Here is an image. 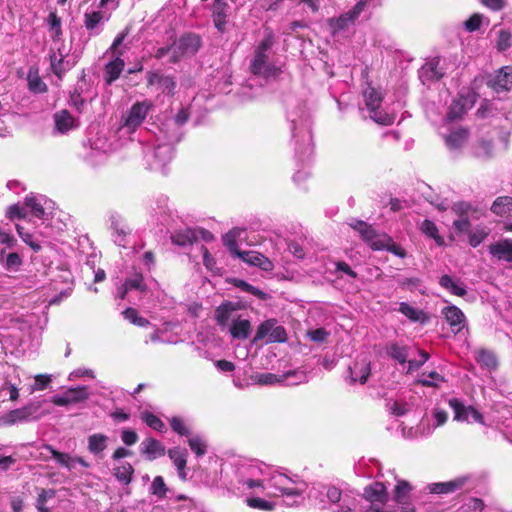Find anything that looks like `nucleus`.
<instances>
[{
    "mask_svg": "<svg viewBox=\"0 0 512 512\" xmlns=\"http://www.w3.org/2000/svg\"><path fill=\"white\" fill-rule=\"evenodd\" d=\"M467 109L468 108L466 106V99H456L452 102L447 116L451 121H454L456 119L461 118L462 115L466 113Z\"/></svg>",
    "mask_w": 512,
    "mask_h": 512,
    "instance_id": "c03bdc74",
    "label": "nucleus"
},
{
    "mask_svg": "<svg viewBox=\"0 0 512 512\" xmlns=\"http://www.w3.org/2000/svg\"><path fill=\"white\" fill-rule=\"evenodd\" d=\"M363 97L365 100L366 107L371 113V118L382 125H390L394 122V117L383 113L380 110L382 95L375 88L368 86L364 92Z\"/></svg>",
    "mask_w": 512,
    "mask_h": 512,
    "instance_id": "0eeeda50",
    "label": "nucleus"
},
{
    "mask_svg": "<svg viewBox=\"0 0 512 512\" xmlns=\"http://www.w3.org/2000/svg\"><path fill=\"white\" fill-rule=\"evenodd\" d=\"M171 241L181 247L191 245L197 241V232L192 228L177 230L171 235Z\"/></svg>",
    "mask_w": 512,
    "mask_h": 512,
    "instance_id": "c85d7f7f",
    "label": "nucleus"
},
{
    "mask_svg": "<svg viewBox=\"0 0 512 512\" xmlns=\"http://www.w3.org/2000/svg\"><path fill=\"white\" fill-rule=\"evenodd\" d=\"M40 408V402H29L21 408L7 412L2 417V421L8 426H12L17 423L37 421L41 418V413L39 412Z\"/></svg>",
    "mask_w": 512,
    "mask_h": 512,
    "instance_id": "423d86ee",
    "label": "nucleus"
},
{
    "mask_svg": "<svg viewBox=\"0 0 512 512\" xmlns=\"http://www.w3.org/2000/svg\"><path fill=\"white\" fill-rule=\"evenodd\" d=\"M420 230L428 237L435 240L438 245H442L444 243L443 238L439 235L438 228L436 224L428 219H425L421 225Z\"/></svg>",
    "mask_w": 512,
    "mask_h": 512,
    "instance_id": "37998d69",
    "label": "nucleus"
},
{
    "mask_svg": "<svg viewBox=\"0 0 512 512\" xmlns=\"http://www.w3.org/2000/svg\"><path fill=\"white\" fill-rule=\"evenodd\" d=\"M55 125L58 131L65 133L75 126V120L67 110L55 114Z\"/></svg>",
    "mask_w": 512,
    "mask_h": 512,
    "instance_id": "c9c22d12",
    "label": "nucleus"
},
{
    "mask_svg": "<svg viewBox=\"0 0 512 512\" xmlns=\"http://www.w3.org/2000/svg\"><path fill=\"white\" fill-rule=\"evenodd\" d=\"M445 381L444 377L439 373L432 371L425 377V373L422 374V378L418 379L417 382L425 387H439L441 383Z\"/></svg>",
    "mask_w": 512,
    "mask_h": 512,
    "instance_id": "3c124183",
    "label": "nucleus"
},
{
    "mask_svg": "<svg viewBox=\"0 0 512 512\" xmlns=\"http://www.w3.org/2000/svg\"><path fill=\"white\" fill-rule=\"evenodd\" d=\"M366 6V0H360L352 10L341 15L338 18H332L329 20V26L331 28L332 34L335 36L342 32L349 30L351 26H353L355 20L358 18L360 13Z\"/></svg>",
    "mask_w": 512,
    "mask_h": 512,
    "instance_id": "1a4fd4ad",
    "label": "nucleus"
},
{
    "mask_svg": "<svg viewBox=\"0 0 512 512\" xmlns=\"http://www.w3.org/2000/svg\"><path fill=\"white\" fill-rule=\"evenodd\" d=\"M468 130L460 128L452 131L445 137L446 145L450 149H458L462 147L468 139Z\"/></svg>",
    "mask_w": 512,
    "mask_h": 512,
    "instance_id": "72a5a7b5",
    "label": "nucleus"
},
{
    "mask_svg": "<svg viewBox=\"0 0 512 512\" xmlns=\"http://www.w3.org/2000/svg\"><path fill=\"white\" fill-rule=\"evenodd\" d=\"M268 476L269 487L274 488L283 495L301 496L302 493L304 492V490L301 488L291 487L290 484H292L293 481L291 480V478L282 473H269Z\"/></svg>",
    "mask_w": 512,
    "mask_h": 512,
    "instance_id": "f8f14e48",
    "label": "nucleus"
},
{
    "mask_svg": "<svg viewBox=\"0 0 512 512\" xmlns=\"http://www.w3.org/2000/svg\"><path fill=\"white\" fill-rule=\"evenodd\" d=\"M55 496V490L53 489H39L38 497L36 500V508L39 512H47L46 502Z\"/></svg>",
    "mask_w": 512,
    "mask_h": 512,
    "instance_id": "4d7b16f0",
    "label": "nucleus"
},
{
    "mask_svg": "<svg viewBox=\"0 0 512 512\" xmlns=\"http://www.w3.org/2000/svg\"><path fill=\"white\" fill-rule=\"evenodd\" d=\"M230 335L235 339H247L251 332V323L248 319L240 316L233 318V322L228 326Z\"/></svg>",
    "mask_w": 512,
    "mask_h": 512,
    "instance_id": "393cba45",
    "label": "nucleus"
},
{
    "mask_svg": "<svg viewBox=\"0 0 512 512\" xmlns=\"http://www.w3.org/2000/svg\"><path fill=\"white\" fill-rule=\"evenodd\" d=\"M399 311L412 321H423L425 318L423 311L418 310L405 302L400 304Z\"/></svg>",
    "mask_w": 512,
    "mask_h": 512,
    "instance_id": "8fccbe9b",
    "label": "nucleus"
},
{
    "mask_svg": "<svg viewBox=\"0 0 512 512\" xmlns=\"http://www.w3.org/2000/svg\"><path fill=\"white\" fill-rule=\"evenodd\" d=\"M25 206L30 208L33 216L37 218H42L45 214V210L39 200L33 195L26 196L25 198Z\"/></svg>",
    "mask_w": 512,
    "mask_h": 512,
    "instance_id": "6e6d98bb",
    "label": "nucleus"
},
{
    "mask_svg": "<svg viewBox=\"0 0 512 512\" xmlns=\"http://www.w3.org/2000/svg\"><path fill=\"white\" fill-rule=\"evenodd\" d=\"M288 118L292 124V137L295 143L296 154L301 160H304L313 152L309 115L301 110L299 115L289 112Z\"/></svg>",
    "mask_w": 512,
    "mask_h": 512,
    "instance_id": "f03ea898",
    "label": "nucleus"
},
{
    "mask_svg": "<svg viewBox=\"0 0 512 512\" xmlns=\"http://www.w3.org/2000/svg\"><path fill=\"white\" fill-rule=\"evenodd\" d=\"M140 452L146 456L149 461L165 455V446L154 438H146L140 444Z\"/></svg>",
    "mask_w": 512,
    "mask_h": 512,
    "instance_id": "b1692460",
    "label": "nucleus"
},
{
    "mask_svg": "<svg viewBox=\"0 0 512 512\" xmlns=\"http://www.w3.org/2000/svg\"><path fill=\"white\" fill-rule=\"evenodd\" d=\"M188 445L197 457L203 456L207 451V444L202 437L196 435L188 439Z\"/></svg>",
    "mask_w": 512,
    "mask_h": 512,
    "instance_id": "5fc2aeb1",
    "label": "nucleus"
},
{
    "mask_svg": "<svg viewBox=\"0 0 512 512\" xmlns=\"http://www.w3.org/2000/svg\"><path fill=\"white\" fill-rule=\"evenodd\" d=\"M246 503L251 508L264 510V511H270L274 507V505L271 502L264 500L262 498H259V497L247 498Z\"/></svg>",
    "mask_w": 512,
    "mask_h": 512,
    "instance_id": "0e129e2a",
    "label": "nucleus"
},
{
    "mask_svg": "<svg viewBox=\"0 0 512 512\" xmlns=\"http://www.w3.org/2000/svg\"><path fill=\"white\" fill-rule=\"evenodd\" d=\"M239 235V231L236 229H233L229 231L227 234L223 237V243L228 248L230 253L234 257H238V254H240L242 251L238 248V245L236 243V237Z\"/></svg>",
    "mask_w": 512,
    "mask_h": 512,
    "instance_id": "09e8293b",
    "label": "nucleus"
},
{
    "mask_svg": "<svg viewBox=\"0 0 512 512\" xmlns=\"http://www.w3.org/2000/svg\"><path fill=\"white\" fill-rule=\"evenodd\" d=\"M170 426L173 431H175L181 436H189L191 434L189 427L186 426V424L180 417H172L170 419Z\"/></svg>",
    "mask_w": 512,
    "mask_h": 512,
    "instance_id": "69168bd1",
    "label": "nucleus"
},
{
    "mask_svg": "<svg viewBox=\"0 0 512 512\" xmlns=\"http://www.w3.org/2000/svg\"><path fill=\"white\" fill-rule=\"evenodd\" d=\"M238 482L249 489L263 486L262 477L269 475V467L257 461L245 462L237 466Z\"/></svg>",
    "mask_w": 512,
    "mask_h": 512,
    "instance_id": "39448f33",
    "label": "nucleus"
},
{
    "mask_svg": "<svg viewBox=\"0 0 512 512\" xmlns=\"http://www.w3.org/2000/svg\"><path fill=\"white\" fill-rule=\"evenodd\" d=\"M49 58L53 73L59 79H61L63 75L71 68V65L69 64V62L64 61V55L62 53H59V55H57L56 52L51 51Z\"/></svg>",
    "mask_w": 512,
    "mask_h": 512,
    "instance_id": "7c9ffc66",
    "label": "nucleus"
},
{
    "mask_svg": "<svg viewBox=\"0 0 512 512\" xmlns=\"http://www.w3.org/2000/svg\"><path fill=\"white\" fill-rule=\"evenodd\" d=\"M108 437L101 433H95L88 437V450L95 456H101L107 448Z\"/></svg>",
    "mask_w": 512,
    "mask_h": 512,
    "instance_id": "c756f323",
    "label": "nucleus"
},
{
    "mask_svg": "<svg viewBox=\"0 0 512 512\" xmlns=\"http://www.w3.org/2000/svg\"><path fill=\"white\" fill-rule=\"evenodd\" d=\"M387 355L396 360L400 364L407 362L409 351L407 346L399 345L398 343H391L386 349Z\"/></svg>",
    "mask_w": 512,
    "mask_h": 512,
    "instance_id": "58836bf2",
    "label": "nucleus"
},
{
    "mask_svg": "<svg viewBox=\"0 0 512 512\" xmlns=\"http://www.w3.org/2000/svg\"><path fill=\"white\" fill-rule=\"evenodd\" d=\"M16 230H17V233L19 234V236L21 237V239L23 240V242H25L28 246H30L35 252H37L41 249L40 244L35 242L33 240V236L30 233L25 232L24 228L21 225L17 224Z\"/></svg>",
    "mask_w": 512,
    "mask_h": 512,
    "instance_id": "338daca9",
    "label": "nucleus"
},
{
    "mask_svg": "<svg viewBox=\"0 0 512 512\" xmlns=\"http://www.w3.org/2000/svg\"><path fill=\"white\" fill-rule=\"evenodd\" d=\"M46 449L50 451L52 457L63 467H66L69 470L74 467V459L69 454L59 452L50 445H47Z\"/></svg>",
    "mask_w": 512,
    "mask_h": 512,
    "instance_id": "de8ad7c7",
    "label": "nucleus"
},
{
    "mask_svg": "<svg viewBox=\"0 0 512 512\" xmlns=\"http://www.w3.org/2000/svg\"><path fill=\"white\" fill-rule=\"evenodd\" d=\"M281 380L288 385H298L307 382V374L302 370H290L281 375Z\"/></svg>",
    "mask_w": 512,
    "mask_h": 512,
    "instance_id": "a18cd8bd",
    "label": "nucleus"
},
{
    "mask_svg": "<svg viewBox=\"0 0 512 512\" xmlns=\"http://www.w3.org/2000/svg\"><path fill=\"white\" fill-rule=\"evenodd\" d=\"M439 284L442 288L456 296L464 297L467 294L465 285L460 280H454L447 274L440 277Z\"/></svg>",
    "mask_w": 512,
    "mask_h": 512,
    "instance_id": "cd10ccee",
    "label": "nucleus"
},
{
    "mask_svg": "<svg viewBox=\"0 0 512 512\" xmlns=\"http://www.w3.org/2000/svg\"><path fill=\"white\" fill-rule=\"evenodd\" d=\"M141 419L146 423L147 426L158 432H164L166 429L163 421L158 416L152 414L149 411H143L141 413Z\"/></svg>",
    "mask_w": 512,
    "mask_h": 512,
    "instance_id": "49530a36",
    "label": "nucleus"
},
{
    "mask_svg": "<svg viewBox=\"0 0 512 512\" xmlns=\"http://www.w3.org/2000/svg\"><path fill=\"white\" fill-rule=\"evenodd\" d=\"M150 491L153 495L162 499L166 496L167 487L162 476H156L151 484Z\"/></svg>",
    "mask_w": 512,
    "mask_h": 512,
    "instance_id": "680f3d73",
    "label": "nucleus"
},
{
    "mask_svg": "<svg viewBox=\"0 0 512 512\" xmlns=\"http://www.w3.org/2000/svg\"><path fill=\"white\" fill-rule=\"evenodd\" d=\"M110 227L113 230V241L116 245L125 248L127 246V238L131 232L123 218L113 212L109 216Z\"/></svg>",
    "mask_w": 512,
    "mask_h": 512,
    "instance_id": "f3484780",
    "label": "nucleus"
},
{
    "mask_svg": "<svg viewBox=\"0 0 512 512\" xmlns=\"http://www.w3.org/2000/svg\"><path fill=\"white\" fill-rule=\"evenodd\" d=\"M370 364L371 362L367 355L358 356L348 368L350 382L364 384L371 372Z\"/></svg>",
    "mask_w": 512,
    "mask_h": 512,
    "instance_id": "ddd939ff",
    "label": "nucleus"
},
{
    "mask_svg": "<svg viewBox=\"0 0 512 512\" xmlns=\"http://www.w3.org/2000/svg\"><path fill=\"white\" fill-rule=\"evenodd\" d=\"M466 478L460 477L447 482L434 483L430 486V492L436 494H448L463 488Z\"/></svg>",
    "mask_w": 512,
    "mask_h": 512,
    "instance_id": "bb28decb",
    "label": "nucleus"
},
{
    "mask_svg": "<svg viewBox=\"0 0 512 512\" xmlns=\"http://www.w3.org/2000/svg\"><path fill=\"white\" fill-rule=\"evenodd\" d=\"M228 8V4L225 0H214L211 6L214 26L221 34L227 31Z\"/></svg>",
    "mask_w": 512,
    "mask_h": 512,
    "instance_id": "412c9836",
    "label": "nucleus"
},
{
    "mask_svg": "<svg viewBox=\"0 0 512 512\" xmlns=\"http://www.w3.org/2000/svg\"><path fill=\"white\" fill-rule=\"evenodd\" d=\"M180 141L179 135L168 137V143L159 144L144 151V159L151 170L166 173L165 168L173 158V144Z\"/></svg>",
    "mask_w": 512,
    "mask_h": 512,
    "instance_id": "20e7f679",
    "label": "nucleus"
},
{
    "mask_svg": "<svg viewBox=\"0 0 512 512\" xmlns=\"http://www.w3.org/2000/svg\"><path fill=\"white\" fill-rule=\"evenodd\" d=\"M239 306L233 302L226 301L218 306L215 310V320L221 330L228 328L233 322V318H237Z\"/></svg>",
    "mask_w": 512,
    "mask_h": 512,
    "instance_id": "aec40b11",
    "label": "nucleus"
},
{
    "mask_svg": "<svg viewBox=\"0 0 512 512\" xmlns=\"http://www.w3.org/2000/svg\"><path fill=\"white\" fill-rule=\"evenodd\" d=\"M493 145L491 141L480 140L473 149V154L477 158H490L492 156Z\"/></svg>",
    "mask_w": 512,
    "mask_h": 512,
    "instance_id": "603ef678",
    "label": "nucleus"
},
{
    "mask_svg": "<svg viewBox=\"0 0 512 512\" xmlns=\"http://www.w3.org/2000/svg\"><path fill=\"white\" fill-rule=\"evenodd\" d=\"M130 26H126L114 39L112 45L107 51L113 58L105 66V80L108 84H111L117 80L122 73L125 62L122 59L124 53L130 48L129 43H124L125 39L129 35Z\"/></svg>",
    "mask_w": 512,
    "mask_h": 512,
    "instance_id": "7ed1b4c3",
    "label": "nucleus"
},
{
    "mask_svg": "<svg viewBox=\"0 0 512 512\" xmlns=\"http://www.w3.org/2000/svg\"><path fill=\"white\" fill-rule=\"evenodd\" d=\"M492 257L499 261L512 262V239L506 238L492 243L488 247Z\"/></svg>",
    "mask_w": 512,
    "mask_h": 512,
    "instance_id": "5701e85b",
    "label": "nucleus"
},
{
    "mask_svg": "<svg viewBox=\"0 0 512 512\" xmlns=\"http://www.w3.org/2000/svg\"><path fill=\"white\" fill-rule=\"evenodd\" d=\"M34 384H32L29 388L30 393H34L36 391H42L48 387L51 383L52 379L50 375L38 374L34 377Z\"/></svg>",
    "mask_w": 512,
    "mask_h": 512,
    "instance_id": "e2e57ef3",
    "label": "nucleus"
},
{
    "mask_svg": "<svg viewBox=\"0 0 512 512\" xmlns=\"http://www.w3.org/2000/svg\"><path fill=\"white\" fill-rule=\"evenodd\" d=\"M350 226L356 230L362 239L366 241L374 250H383L385 240L380 238L376 230L368 223L361 220H353Z\"/></svg>",
    "mask_w": 512,
    "mask_h": 512,
    "instance_id": "9d476101",
    "label": "nucleus"
},
{
    "mask_svg": "<svg viewBox=\"0 0 512 512\" xmlns=\"http://www.w3.org/2000/svg\"><path fill=\"white\" fill-rule=\"evenodd\" d=\"M410 490L411 487L409 483L404 480L398 481L395 486L394 500L397 504L401 505L403 509H406L404 506L408 504Z\"/></svg>",
    "mask_w": 512,
    "mask_h": 512,
    "instance_id": "4c0bfd02",
    "label": "nucleus"
},
{
    "mask_svg": "<svg viewBox=\"0 0 512 512\" xmlns=\"http://www.w3.org/2000/svg\"><path fill=\"white\" fill-rule=\"evenodd\" d=\"M168 456L176 466L179 476L185 478L184 469L187 463V452L179 447L168 450Z\"/></svg>",
    "mask_w": 512,
    "mask_h": 512,
    "instance_id": "2f4dec72",
    "label": "nucleus"
},
{
    "mask_svg": "<svg viewBox=\"0 0 512 512\" xmlns=\"http://www.w3.org/2000/svg\"><path fill=\"white\" fill-rule=\"evenodd\" d=\"M151 106L149 101L135 103L128 112L124 126L130 131L135 130L142 124Z\"/></svg>",
    "mask_w": 512,
    "mask_h": 512,
    "instance_id": "2eb2a0df",
    "label": "nucleus"
},
{
    "mask_svg": "<svg viewBox=\"0 0 512 512\" xmlns=\"http://www.w3.org/2000/svg\"><path fill=\"white\" fill-rule=\"evenodd\" d=\"M488 85L495 92L508 91L512 87V66H505L489 77Z\"/></svg>",
    "mask_w": 512,
    "mask_h": 512,
    "instance_id": "a211bd4d",
    "label": "nucleus"
},
{
    "mask_svg": "<svg viewBox=\"0 0 512 512\" xmlns=\"http://www.w3.org/2000/svg\"><path fill=\"white\" fill-rule=\"evenodd\" d=\"M442 315L449 324L453 333L461 332L466 326V317L462 310L455 305H449L442 309Z\"/></svg>",
    "mask_w": 512,
    "mask_h": 512,
    "instance_id": "6ab92c4d",
    "label": "nucleus"
},
{
    "mask_svg": "<svg viewBox=\"0 0 512 512\" xmlns=\"http://www.w3.org/2000/svg\"><path fill=\"white\" fill-rule=\"evenodd\" d=\"M133 289L141 292H144L146 290V284L144 283V278L142 274H135L132 277L126 279L124 284L122 285V290L120 292L119 297L121 299H124L126 293L129 290Z\"/></svg>",
    "mask_w": 512,
    "mask_h": 512,
    "instance_id": "473e14b6",
    "label": "nucleus"
},
{
    "mask_svg": "<svg viewBox=\"0 0 512 512\" xmlns=\"http://www.w3.org/2000/svg\"><path fill=\"white\" fill-rule=\"evenodd\" d=\"M267 338V343L285 342L287 340L286 330L278 325L275 319H268L262 322L256 331L253 342Z\"/></svg>",
    "mask_w": 512,
    "mask_h": 512,
    "instance_id": "6e6552de",
    "label": "nucleus"
},
{
    "mask_svg": "<svg viewBox=\"0 0 512 512\" xmlns=\"http://www.w3.org/2000/svg\"><path fill=\"white\" fill-rule=\"evenodd\" d=\"M28 88L33 93H44L47 91V85L38 75V70L30 68L27 75Z\"/></svg>",
    "mask_w": 512,
    "mask_h": 512,
    "instance_id": "e433bc0d",
    "label": "nucleus"
},
{
    "mask_svg": "<svg viewBox=\"0 0 512 512\" xmlns=\"http://www.w3.org/2000/svg\"><path fill=\"white\" fill-rule=\"evenodd\" d=\"M491 211L498 216L512 213V197L500 196L496 198L491 206Z\"/></svg>",
    "mask_w": 512,
    "mask_h": 512,
    "instance_id": "f704fd0d",
    "label": "nucleus"
},
{
    "mask_svg": "<svg viewBox=\"0 0 512 512\" xmlns=\"http://www.w3.org/2000/svg\"><path fill=\"white\" fill-rule=\"evenodd\" d=\"M237 258L251 266L259 267L266 272L272 271L274 268V265L269 258L256 251H242L238 254Z\"/></svg>",
    "mask_w": 512,
    "mask_h": 512,
    "instance_id": "4be33fe9",
    "label": "nucleus"
},
{
    "mask_svg": "<svg viewBox=\"0 0 512 512\" xmlns=\"http://www.w3.org/2000/svg\"><path fill=\"white\" fill-rule=\"evenodd\" d=\"M275 43V37L270 29L265 30L264 38L259 42L250 63V71L263 78L275 77L280 69L270 59V50Z\"/></svg>",
    "mask_w": 512,
    "mask_h": 512,
    "instance_id": "f257e3e1",
    "label": "nucleus"
},
{
    "mask_svg": "<svg viewBox=\"0 0 512 512\" xmlns=\"http://www.w3.org/2000/svg\"><path fill=\"white\" fill-rule=\"evenodd\" d=\"M47 22L50 26V32L53 39H59L62 35L61 19L55 12L48 15Z\"/></svg>",
    "mask_w": 512,
    "mask_h": 512,
    "instance_id": "13d9d810",
    "label": "nucleus"
},
{
    "mask_svg": "<svg viewBox=\"0 0 512 512\" xmlns=\"http://www.w3.org/2000/svg\"><path fill=\"white\" fill-rule=\"evenodd\" d=\"M476 360L482 367L489 370L496 369L498 365L495 355L485 349H481L477 352Z\"/></svg>",
    "mask_w": 512,
    "mask_h": 512,
    "instance_id": "a19ab883",
    "label": "nucleus"
},
{
    "mask_svg": "<svg viewBox=\"0 0 512 512\" xmlns=\"http://www.w3.org/2000/svg\"><path fill=\"white\" fill-rule=\"evenodd\" d=\"M89 398L87 386L71 387L60 395L51 398V402L56 406H68L83 402Z\"/></svg>",
    "mask_w": 512,
    "mask_h": 512,
    "instance_id": "9b49d317",
    "label": "nucleus"
},
{
    "mask_svg": "<svg viewBox=\"0 0 512 512\" xmlns=\"http://www.w3.org/2000/svg\"><path fill=\"white\" fill-rule=\"evenodd\" d=\"M387 408L391 414L396 416H403L409 410L408 404L398 401H389L387 403Z\"/></svg>",
    "mask_w": 512,
    "mask_h": 512,
    "instance_id": "774afa93",
    "label": "nucleus"
},
{
    "mask_svg": "<svg viewBox=\"0 0 512 512\" xmlns=\"http://www.w3.org/2000/svg\"><path fill=\"white\" fill-rule=\"evenodd\" d=\"M439 64L440 58L433 57L427 60V62L419 69V79L424 85H429L443 77L444 71L439 67Z\"/></svg>",
    "mask_w": 512,
    "mask_h": 512,
    "instance_id": "dca6fc26",
    "label": "nucleus"
},
{
    "mask_svg": "<svg viewBox=\"0 0 512 512\" xmlns=\"http://www.w3.org/2000/svg\"><path fill=\"white\" fill-rule=\"evenodd\" d=\"M103 19V13L101 11H93L90 13H85L84 15V25L85 28L90 32V34H99L100 31H96L97 26L101 23Z\"/></svg>",
    "mask_w": 512,
    "mask_h": 512,
    "instance_id": "ea45409f",
    "label": "nucleus"
},
{
    "mask_svg": "<svg viewBox=\"0 0 512 512\" xmlns=\"http://www.w3.org/2000/svg\"><path fill=\"white\" fill-rule=\"evenodd\" d=\"M234 285L236 287L240 288L242 291L250 293L260 299L266 298V294L263 291H261L259 288L255 287V286L250 285L249 283H247L244 280L235 279Z\"/></svg>",
    "mask_w": 512,
    "mask_h": 512,
    "instance_id": "052dcab7",
    "label": "nucleus"
},
{
    "mask_svg": "<svg viewBox=\"0 0 512 512\" xmlns=\"http://www.w3.org/2000/svg\"><path fill=\"white\" fill-rule=\"evenodd\" d=\"M21 265L22 258L16 252L8 253L5 261L3 262V267L8 271H18Z\"/></svg>",
    "mask_w": 512,
    "mask_h": 512,
    "instance_id": "bf43d9fd",
    "label": "nucleus"
},
{
    "mask_svg": "<svg viewBox=\"0 0 512 512\" xmlns=\"http://www.w3.org/2000/svg\"><path fill=\"white\" fill-rule=\"evenodd\" d=\"M178 46L187 56L194 55L202 45L201 37L195 33H187L177 40Z\"/></svg>",
    "mask_w": 512,
    "mask_h": 512,
    "instance_id": "a878e982",
    "label": "nucleus"
},
{
    "mask_svg": "<svg viewBox=\"0 0 512 512\" xmlns=\"http://www.w3.org/2000/svg\"><path fill=\"white\" fill-rule=\"evenodd\" d=\"M512 46V34L510 31L502 29L498 32L496 48L499 52L506 51Z\"/></svg>",
    "mask_w": 512,
    "mask_h": 512,
    "instance_id": "864d4df0",
    "label": "nucleus"
},
{
    "mask_svg": "<svg viewBox=\"0 0 512 512\" xmlns=\"http://www.w3.org/2000/svg\"><path fill=\"white\" fill-rule=\"evenodd\" d=\"M449 406L454 411V419L457 421H469L483 423V416L472 406H465L459 399L451 398L448 400Z\"/></svg>",
    "mask_w": 512,
    "mask_h": 512,
    "instance_id": "4468645a",
    "label": "nucleus"
},
{
    "mask_svg": "<svg viewBox=\"0 0 512 512\" xmlns=\"http://www.w3.org/2000/svg\"><path fill=\"white\" fill-rule=\"evenodd\" d=\"M133 473L134 468L128 462L122 463L114 469V476L123 484H129L132 481Z\"/></svg>",
    "mask_w": 512,
    "mask_h": 512,
    "instance_id": "79ce46f5",
    "label": "nucleus"
}]
</instances>
